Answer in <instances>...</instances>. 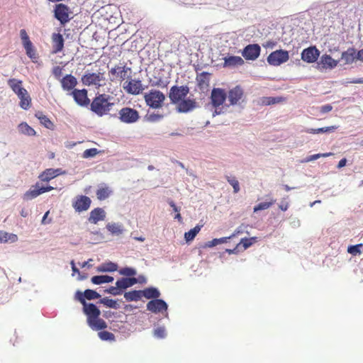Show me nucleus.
I'll return each instance as SVG.
<instances>
[{
	"label": "nucleus",
	"instance_id": "obj_1",
	"mask_svg": "<svg viewBox=\"0 0 363 363\" xmlns=\"http://www.w3.org/2000/svg\"><path fill=\"white\" fill-rule=\"evenodd\" d=\"M363 0H339L326 5L325 9L314 8L308 13L285 17L286 21L306 20V16L312 17L311 21L328 23L360 22L362 18Z\"/></svg>",
	"mask_w": 363,
	"mask_h": 363
},
{
	"label": "nucleus",
	"instance_id": "obj_2",
	"mask_svg": "<svg viewBox=\"0 0 363 363\" xmlns=\"http://www.w3.org/2000/svg\"><path fill=\"white\" fill-rule=\"evenodd\" d=\"M80 303L83 306V312L87 317V323L94 330H101L107 328L106 323L100 318L101 311L96 305L91 303H86L81 298Z\"/></svg>",
	"mask_w": 363,
	"mask_h": 363
},
{
	"label": "nucleus",
	"instance_id": "obj_3",
	"mask_svg": "<svg viewBox=\"0 0 363 363\" xmlns=\"http://www.w3.org/2000/svg\"><path fill=\"white\" fill-rule=\"evenodd\" d=\"M110 99L111 96L106 94L96 95L89 104L90 110L100 117L106 115L113 106Z\"/></svg>",
	"mask_w": 363,
	"mask_h": 363
},
{
	"label": "nucleus",
	"instance_id": "obj_4",
	"mask_svg": "<svg viewBox=\"0 0 363 363\" xmlns=\"http://www.w3.org/2000/svg\"><path fill=\"white\" fill-rule=\"evenodd\" d=\"M82 83L86 86L99 89L107 84L105 72H91L86 71L81 78Z\"/></svg>",
	"mask_w": 363,
	"mask_h": 363
},
{
	"label": "nucleus",
	"instance_id": "obj_5",
	"mask_svg": "<svg viewBox=\"0 0 363 363\" xmlns=\"http://www.w3.org/2000/svg\"><path fill=\"white\" fill-rule=\"evenodd\" d=\"M144 99L148 106L159 108L162 107L165 96L160 91L152 89L144 95Z\"/></svg>",
	"mask_w": 363,
	"mask_h": 363
},
{
	"label": "nucleus",
	"instance_id": "obj_6",
	"mask_svg": "<svg viewBox=\"0 0 363 363\" xmlns=\"http://www.w3.org/2000/svg\"><path fill=\"white\" fill-rule=\"evenodd\" d=\"M118 118L121 122L130 124L137 122L140 118V115L137 110L124 107L118 111Z\"/></svg>",
	"mask_w": 363,
	"mask_h": 363
},
{
	"label": "nucleus",
	"instance_id": "obj_7",
	"mask_svg": "<svg viewBox=\"0 0 363 363\" xmlns=\"http://www.w3.org/2000/svg\"><path fill=\"white\" fill-rule=\"evenodd\" d=\"M189 92L187 86H173L170 88L169 98L172 104H177L184 99Z\"/></svg>",
	"mask_w": 363,
	"mask_h": 363
},
{
	"label": "nucleus",
	"instance_id": "obj_8",
	"mask_svg": "<svg viewBox=\"0 0 363 363\" xmlns=\"http://www.w3.org/2000/svg\"><path fill=\"white\" fill-rule=\"evenodd\" d=\"M289 59V55L286 50H278L269 54L267 57V62L273 66H279L287 62Z\"/></svg>",
	"mask_w": 363,
	"mask_h": 363
},
{
	"label": "nucleus",
	"instance_id": "obj_9",
	"mask_svg": "<svg viewBox=\"0 0 363 363\" xmlns=\"http://www.w3.org/2000/svg\"><path fill=\"white\" fill-rule=\"evenodd\" d=\"M131 69L126 66V65H116L111 67L108 71V74L111 81L113 82L117 79L123 81L127 78L128 72H130Z\"/></svg>",
	"mask_w": 363,
	"mask_h": 363
},
{
	"label": "nucleus",
	"instance_id": "obj_10",
	"mask_svg": "<svg viewBox=\"0 0 363 363\" xmlns=\"http://www.w3.org/2000/svg\"><path fill=\"white\" fill-rule=\"evenodd\" d=\"M123 88L126 93L132 95H138L144 90L141 80L135 79L125 81Z\"/></svg>",
	"mask_w": 363,
	"mask_h": 363
},
{
	"label": "nucleus",
	"instance_id": "obj_11",
	"mask_svg": "<svg viewBox=\"0 0 363 363\" xmlns=\"http://www.w3.org/2000/svg\"><path fill=\"white\" fill-rule=\"evenodd\" d=\"M54 188L50 186H40L38 183H37L35 185L33 186L28 191H27L23 194V199L26 201H29L33 199L36 198L38 196L45 193L50 191L52 190Z\"/></svg>",
	"mask_w": 363,
	"mask_h": 363
},
{
	"label": "nucleus",
	"instance_id": "obj_12",
	"mask_svg": "<svg viewBox=\"0 0 363 363\" xmlns=\"http://www.w3.org/2000/svg\"><path fill=\"white\" fill-rule=\"evenodd\" d=\"M91 203V200L89 197L84 195L76 196L74 201L72 202V206L77 212L87 211Z\"/></svg>",
	"mask_w": 363,
	"mask_h": 363
},
{
	"label": "nucleus",
	"instance_id": "obj_13",
	"mask_svg": "<svg viewBox=\"0 0 363 363\" xmlns=\"http://www.w3.org/2000/svg\"><path fill=\"white\" fill-rule=\"evenodd\" d=\"M71 95L73 96L75 102L81 106H87L90 104V100L87 96V90L83 89H74Z\"/></svg>",
	"mask_w": 363,
	"mask_h": 363
},
{
	"label": "nucleus",
	"instance_id": "obj_14",
	"mask_svg": "<svg viewBox=\"0 0 363 363\" xmlns=\"http://www.w3.org/2000/svg\"><path fill=\"white\" fill-rule=\"evenodd\" d=\"M147 309L155 313H162L167 310V304L164 301L157 298L147 303Z\"/></svg>",
	"mask_w": 363,
	"mask_h": 363
},
{
	"label": "nucleus",
	"instance_id": "obj_15",
	"mask_svg": "<svg viewBox=\"0 0 363 363\" xmlns=\"http://www.w3.org/2000/svg\"><path fill=\"white\" fill-rule=\"evenodd\" d=\"M320 55L319 50L315 47H309L301 52V59L308 63L315 62Z\"/></svg>",
	"mask_w": 363,
	"mask_h": 363
},
{
	"label": "nucleus",
	"instance_id": "obj_16",
	"mask_svg": "<svg viewBox=\"0 0 363 363\" xmlns=\"http://www.w3.org/2000/svg\"><path fill=\"white\" fill-rule=\"evenodd\" d=\"M55 16L60 23H67L69 18V9L64 4H58L55 9Z\"/></svg>",
	"mask_w": 363,
	"mask_h": 363
},
{
	"label": "nucleus",
	"instance_id": "obj_17",
	"mask_svg": "<svg viewBox=\"0 0 363 363\" xmlns=\"http://www.w3.org/2000/svg\"><path fill=\"white\" fill-rule=\"evenodd\" d=\"M242 54L246 60H255L260 54V47L257 44L248 45L244 48Z\"/></svg>",
	"mask_w": 363,
	"mask_h": 363
},
{
	"label": "nucleus",
	"instance_id": "obj_18",
	"mask_svg": "<svg viewBox=\"0 0 363 363\" xmlns=\"http://www.w3.org/2000/svg\"><path fill=\"white\" fill-rule=\"evenodd\" d=\"M226 99L225 91L220 88H214L211 91V99L214 107L222 105Z\"/></svg>",
	"mask_w": 363,
	"mask_h": 363
},
{
	"label": "nucleus",
	"instance_id": "obj_19",
	"mask_svg": "<svg viewBox=\"0 0 363 363\" xmlns=\"http://www.w3.org/2000/svg\"><path fill=\"white\" fill-rule=\"evenodd\" d=\"M244 91L240 86H236L228 92V100L231 105L237 104L243 97Z\"/></svg>",
	"mask_w": 363,
	"mask_h": 363
},
{
	"label": "nucleus",
	"instance_id": "obj_20",
	"mask_svg": "<svg viewBox=\"0 0 363 363\" xmlns=\"http://www.w3.org/2000/svg\"><path fill=\"white\" fill-rule=\"evenodd\" d=\"M62 88L65 91L72 90L77 84V80L75 77L72 74H66L60 79Z\"/></svg>",
	"mask_w": 363,
	"mask_h": 363
},
{
	"label": "nucleus",
	"instance_id": "obj_21",
	"mask_svg": "<svg viewBox=\"0 0 363 363\" xmlns=\"http://www.w3.org/2000/svg\"><path fill=\"white\" fill-rule=\"evenodd\" d=\"M341 60L344 61L345 65L352 64L357 60V52L354 48H349L346 51L342 52Z\"/></svg>",
	"mask_w": 363,
	"mask_h": 363
},
{
	"label": "nucleus",
	"instance_id": "obj_22",
	"mask_svg": "<svg viewBox=\"0 0 363 363\" xmlns=\"http://www.w3.org/2000/svg\"><path fill=\"white\" fill-rule=\"evenodd\" d=\"M196 103L194 100L190 99H184L177 103V111L180 113H186L193 110L196 107Z\"/></svg>",
	"mask_w": 363,
	"mask_h": 363
},
{
	"label": "nucleus",
	"instance_id": "obj_23",
	"mask_svg": "<svg viewBox=\"0 0 363 363\" xmlns=\"http://www.w3.org/2000/svg\"><path fill=\"white\" fill-rule=\"evenodd\" d=\"M52 44L53 54L58 53L63 50L64 38L60 33H53L52 35Z\"/></svg>",
	"mask_w": 363,
	"mask_h": 363
},
{
	"label": "nucleus",
	"instance_id": "obj_24",
	"mask_svg": "<svg viewBox=\"0 0 363 363\" xmlns=\"http://www.w3.org/2000/svg\"><path fill=\"white\" fill-rule=\"evenodd\" d=\"M106 218V213L101 208H96L90 212L88 220L91 223L96 224L100 220H104Z\"/></svg>",
	"mask_w": 363,
	"mask_h": 363
},
{
	"label": "nucleus",
	"instance_id": "obj_25",
	"mask_svg": "<svg viewBox=\"0 0 363 363\" xmlns=\"http://www.w3.org/2000/svg\"><path fill=\"white\" fill-rule=\"evenodd\" d=\"M101 297V295L96 291L92 289H86L84 293L77 291L76 293V298L80 302L81 298L86 301L97 299Z\"/></svg>",
	"mask_w": 363,
	"mask_h": 363
},
{
	"label": "nucleus",
	"instance_id": "obj_26",
	"mask_svg": "<svg viewBox=\"0 0 363 363\" xmlns=\"http://www.w3.org/2000/svg\"><path fill=\"white\" fill-rule=\"evenodd\" d=\"M224 67H234L244 64V60L239 56H228L223 58Z\"/></svg>",
	"mask_w": 363,
	"mask_h": 363
},
{
	"label": "nucleus",
	"instance_id": "obj_27",
	"mask_svg": "<svg viewBox=\"0 0 363 363\" xmlns=\"http://www.w3.org/2000/svg\"><path fill=\"white\" fill-rule=\"evenodd\" d=\"M338 62L329 55H323L320 57L319 65L324 69H333L337 65Z\"/></svg>",
	"mask_w": 363,
	"mask_h": 363
},
{
	"label": "nucleus",
	"instance_id": "obj_28",
	"mask_svg": "<svg viewBox=\"0 0 363 363\" xmlns=\"http://www.w3.org/2000/svg\"><path fill=\"white\" fill-rule=\"evenodd\" d=\"M8 85L11 89V90L16 94H21L23 91L26 90L23 87V82L20 79H17L15 78L9 79L7 82Z\"/></svg>",
	"mask_w": 363,
	"mask_h": 363
},
{
	"label": "nucleus",
	"instance_id": "obj_29",
	"mask_svg": "<svg viewBox=\"0 0 363 363\" xmlns=\"http://www.w3.org/2000/svg\"><path fill=\"white\" fill-rule=\"evenodd\" d=\"M210 77L211 74L206 72H203L197 75V84L201 89L207 88L209 86Z\"/></svg>",
	"mask_w": 363,
	"mask_h": 363
},
{
	"label": "nucleus",
	"instance_id": "obj_30",
	"mask_svg": "<svg viewBox=\"0 0 363 363\" xmlns=\"http://www.w3.org/2000/svg\"><path fill=\"white\" fill-rule=\"evenodd\" d=\"M60 169H47L40 176L41 181L49 182L60 174Z\"/></svg>",
	"mask_w": 363,
	"mask_h": 363
},
{
	"label": "nucleus",
	"instance_id": "obj_31",
	"mask_svg": "<svg viewBox=\"0 0 363 363\" xmlns=\"http://www.w3.org/2000/svg\"><path fill=\"white\" fill-rule=\"evenodd\" d=\"M20 99L19 105L24 110L28 109L31 106V98L27 90H25L21 94L17 95Z\"/></svg>",
	"mask_w": 363,
	"mask_h": 363
},
{
	"label": "nucleus",
	"instance_id": "obj_32",
	"mask_svg": "<svg viewBox=\"0 0 363 363\" xmlns=\"http://www.w3.org/2000/svg\"><path fill=\"white\" fill-rule=\"evenodd\" d=\"M141 294H142V296H144L147 299H150V298L156 299V298H159L160 296V291L157 289L153 288V287H150V288L145 289L144 290H141Z\"/></svg>",
	"mask_w": 363,
	"mask_h": 363
},
{
	"label": "nucleus",
	"instance_id": "obj_33",
	"mask_svg": "<svg viewBox=\"0 0 363 363\" xmlns=\"http://www.w3.org/2000/svg\"><path fill=\"white\" fill-rule=\"evenodd\" d=\"M18 128L19 132L23 135L33 136L36 134L35 130L26 122L20 123Z\"/></svg>",
	"mask_w": 363,
	"mask_h": 363
},
{
	"label": "nucleus",
	"instance_id": "obj_34",
	"mask_svg": "<svg viewBox=\"0 0 363 363\" xmlns=\"http://www.w3.org/2000/svg\"><path fill=\"white\" fill-rule=\"evenodd\" d=\"M111 194V190L108 186H104L99 188L96 191V197L99 200L103 201L109 197Z\"/></svg>",
	"mask_w": 363,
	"mask_h": 363
},
{
	"label": "nucleus",
	"instance_id": "obj_35",
	"mask_svg": "<svg viewBox=\"0 0 363 363\" xmlns=\"http://www.w3.org/2000/svg\"><path fill=\"white\" fill-rule=\"evenodd\" d=\"M91 281L94 284H101L112 282L113 277L108 275H98L93 277Z\"/></svg>",
	"mask_w": 363,
	"mask_h": 363
},
{
	"label": "nucleus",
	"instance_id": "obj_36",
	"mask_svg": "<svg viewBox=\"0 0 363 363\" xmlns=\"http://www.w3.org/2000/svg\"><path fill=\"white\" fill-rule=\"evenodd\" d=\"M124 298L128 301H137L142 298L141 290H133L124 294Z\"/></svg>",
	"mask_w": 363,
	"mask_h": 363
},
{
	"label": "nucleus",
	"instance_id": "obj_37",
	"mask_svg": "<svg viewBox=\"0 0 363 363\" xmlns=\"http://www.w3.org/2000/svg\"><path fill=\"white\" fill-rule=\"evenodd\" d=\"M106 229L112 234L119 235L122 234L123 229V226L116 223H108L106 225Z\"/></svg>",
	"mask_w": 363,
	"mask_h": 363
},
{
	"label": "nucleus",
	"instance_id": "obj_38",
	"mask_svg": "<svg viewBox=\"0 0 363 363\" xmlns=\"http://www.w3.org/2000/svg\"><path fill=\"white\" fill-rule=\"evenodd\" d=\"M117 269H118V265L116 264L111 262H108L104 263L101 265H100L99 267H98L97 271L101 272H112L116 271Z\"/></svg>",
	"mask_w": 363,
	"mask_h": 363
},
{
	"label": "nucleus",
	"instance_id": "obj_39",
	"mask_svg": "<svg viewBox=\"0 0 363 363\" xmlns=\"http://www.w3.org/2000/svg\"><path fill=\"white\" fill-rule=\"evenodd\" d=\"M35 116L39 119L40 123L43 125L45 128L52 129L53 127V123L52 121L42 112H38L35 113Z\"/></svg>",
	"mask_w": 363,
	"mask_h": 363
},
{
	"label": "nucleus",
	"instance_id": "obj_40",
	"mask_svg": "<svg viewBox=\"0 0 363 363\" xmlns=\"http://www.w3.org/2000/svg\"><path fill=\"white\" fill-rule=\"evenodd\" d=\"M336 129H337V127L333 125V126H328V127L320 128H308L305 130V132L307 133H311V134H318V133L334 131Z\"/></svg>",
	"mask_w": 363,
	"mask_h": 363
},
{
	"label": "nucleus",
	"instance_id": "obj_41",
	"mask_svg": "<svg viewBox=\"0 0 363 363\" xmlns=\"http://www.w3.org/2000/svg\"><path fill=\"white\" fill-rule=\"evenodd\" d=\"M25 50L26 55L33 60H35L38 58L35 49L34 48L32 42L28 43V44H24L23 45Z\"/></svg>",
	"mask_w": 363,
	"mask_h": 363
},
{
	"label": "nucleus",
	"instance_id": "obj_42",
	"mask_svg": "<svg viewBox=\"0 0 363 363\" xmlns=\"http://www.w3.org/2000/svg\"><path fill=\"white\" fill-rule=\"evenodd\" d=\"M257 242V237H251L250 238H242L240 242L238 244H240V247L241 245L242 246L243 250H245Z\"/></svg>",
	"mask_w": 363,
	"mask_h": 363
},
{
	"label": "nucleus",
	"instance_id": "obj_43",
	"mask_svg": "<svg viewBox=\"0 0 363 363\" xmlns=\"http://www.w3.org/2000/svg\"><path fill=\"white\" fill-rule=\"evenodd\" d=\"M200 230L201 227L199 225H196L194 228L191 229L189 231L185 233L184 238L186 241L189 242L193 240Z\"/></svg>",
	"mask_w": 363,
	"mask_h": 363
},
{
	"label": "nucleus",
	"instance_id": "obj_44",
	"mask_svg": "<svg viewBox=\"0 0 363 363\" xmlns=\"http://www.w3.org/2000/svg\"><path fill=\"white\" fill-rule=\"evenodd\" d=\"M100 303L108 308L118 309L119 308V304L117 301L111 299L108 297L103 298L100 300Z\"/></svg>",
	"mask_w": 363,
	"mask_h": 363
},
{
	"label": "nucleus",
	"instance_id": "obj_45",
	"mask_svg": "<svg viewBox=\"0 0 363 363\" xmlns=\"http://www.w3.org/2000/svg\"><path fill=\"white\" fill-rule=\"evenodd\" d=\"M225 179L228 181V182L233 186V192L235 194L239 192L240 185L236 177L233 176H225Z\"/></svg>",
	"mask_w": 363,
	"mask_h": 363
},
{
	"label": "nucleus",
	"instance_id": "obj_46",
	"mask_svg": "<svg viewBox=\"0 0 363 363\" xmlns=\"http://www.w3.org/2000/svg\"><path fill=\"white\" fill-rule=\"evenodd\" d=\"M98 335L101 340L105 341H115L116 340L114 334L108 331L99 332Z\"/></svg>",
	"mask_w": 363,
	"mask_h": 363
},
{
	"label": "nucleus",
	"instance_id": "obj_47",
	"mask_svg": "<svg viewBox=\"0 0 363 363\" xmlns=\"http://www.w3.org/2000/svg\"><path fill=\"white\" fill-rule=\"evenodd\" d=\"M275 200H272L269 202H262L254 207V212H257L262 210H265L272 206L274 203Z\"/></svg>",
	"mask_w": 363,
	"mask_h": 363
},
{
	"label": "nucleus",
	"instance_id": "obj_48",
	"mask_svg": "<svg viewBox=\"0 0 363 363\" xmlns=\"http://www.w3.org/2000/svg\"><path fill=\"white\" fill-rule=\"evenodd\" d=\"M363 248V244H357L355 245H350L347 248L348 253L352 255H360L362 253L361 249Z\"/></svg>",
	"mask_w": 363,
	"mask_h": 363
},
{
	"label": "nucleus",
	"instance_id": "obj_49",
	"mask_svg": "<svg viewBox=\"0 0 363 363\" xmlns=\"http://www.w3.org/2000/svg\"><path fill=\"white\" fill-rule=\"evenodd\" d=\"M99 151L96 148H90L86 149L83 152L82 157L83 158H89L95 157Z\"/></svg>",
	"mask_w": 363,
	"mask_h": 363
},
{
	"label": "nucleus",
	"instance_id": "obj_50",
	"mask_svg": "<svg viewBox=\"0 0 363 363\" xmlns=\"http://www.w3.org/2000/svg\"><path fill=\"white\" fill-rule=\"evenodd\" d=\"M119 273L121 275L131 277L136 274V271L135 269L131 267H124L120 269Z\"/></svg>",
	"mask_w": 363,
	"mask_h": 363
},
{
	"label": "nucleus",
	"instance_id": "obj_51",
	"mask_svg": "<svg viewBox=\"0 0 363 363\" xmlns=\"http://www.w3.org/2000/svg\"><path fill=\"white\" fill-rule=\"evenodd\" d=\"M3 238H4V240H4L3 242H15L18 240V237L16 234L9 233H6V232H4Z\"/></svg>",
	"mask_w": 363,
	"mask_h": 363
},
{
	"label": "nucleus",
	"instance_id": "obj_52",
	"mask_svg": "<svg viewBox=\"0 0 363 363\" xmlns=\"http://www.w3.org/2000/svg\"><path fill=\"white\" fill-rule=\"evenodd\" d=\"M154 336L157 338H164L166 337V330L164 327H158L154 330Z\"/></svg>",
	"mask_w": 363,
	"mask_h": 363
},
{
	"label": "nucleus",
	"instance_id": "obj_53",
	"mask_svg": "<svg viewBox=\"0 0 363 363\" xmlns=\"http://www.w3.org/2000/svg\"><path fill=\"white\" fill-rule=\"evenodd\" d=\"M116 285L121 289H125L130 287L127 278H122L116 282Z\"/></svg>",
	"mask_w": 363,
	"mask_h": 363
},
{
	"label": "nucleus",
	"instance_id": "obj_54",
	"mask_svg": "<svg viewBox=\"0 0 363 363\" xmlns=\"http://www.w3.org/2000/svg\"><path fill=\"white\" fill-rule=\"evenodd\" d=\"M282 101L280 97H266L263 99V103L266 105H271L279 103Z\"/></svg>",
	"mask_w": 363,
	"mask_h": 363
},
{
	"label": "nucleus",
	"instance_id": "obj_55",
	"mask_svg": "<svg viewBox=\"0 0 363 363\" xmlns=\"http://www.w3.org/2000/svg\"><path fill=\"white\" fill-rule=\"evenodd\" d=\"M63 67L60 66H55L52 69V73L57 79H61V76L62 74Z\"/></svg>",
	"mask_w": 363,
	"mask_h": 363
},
{
	"label": "nucleus",
	"instance_id": "obj_56",
	"mask_svg": "<svg viewBox=\"0 0 363 363\" xmlns=\"http://www.w3.org/2000/svg\"><path fill=\"white\" fill-rule=\"evenodd\" d=\"M127 280L128 281L130 286H133L134 284H137L138 282L145 283L146 281L145 278L143 276H140L138 279H136L135 277L127 278Z\"/></svg>",
	"mask_w": 363,
	"mask_h": 363
},
{
	"label": "nucleus",
	"instance_id": "obj_57",
	"mask_svg": "<svg viewBox=\"0 0 363 363\" xmlns=\"http://www.w3.org/2000/svg\"><path fill=\"white\" fill-rule=\"evenodd\" d=\"M168 84H169L168 80L162 79V78H159L152 85L158 86V87L166 88Z\"/></svg>",
	"mask_w": 363,
	"mask_h": 363
},
{
	"label": "nucleus",
	"instance_id": "obj_58",
	"mask_svg": "<svg viewBox=\"0 0 363 363\" xmlns=\"http://www.w3.org/2000/svg\"><path fill=\"white\" fill-rule=\"evenodd\" d=\"M20 35H21V38L23 45L26 44V43L28 44V43L31 42L29 39V36L28 35L26 30H24V29L21 30Z\"/></svg>",
	"mask_w": 363,
	"mask_h": 363
},
{
	"label": "nucleus",
	"instance_id": "obj_59",
	"mask_svg": "<svg viewBox=\"0 0 363 363\" xmlns=\"http://www.w3.org/2000/svg\"><path fill=\"white\" fill-rule=\"evenodd\" d=\"M332 155H333V153H331V152H327V153H323V154H315V155H313L310 156V157L308 158L306 160V161L307 162L312 161L314 160H317L321 157H326L330 156Z\"/></svg>",
	"mask_w": 363,
	"mask_h": 363
},
{
	"label": "nucleus",
	"instance_id": "obj_60",
	"mask_svg": "<svg viewBox=\"0 0 363 363\" xmlns=\"http://www.w3.org/2000/svg\"><path fill=\"white\" fill-rule=\"evenodd\" d=\"M163 118V116L162 115H160V114H156V113H152V114H150L148 116H147V120L150 122H156V121H160V119H162Z\"/></svg>",
	"mask_w": 363,
	"mask_h": 363
},
{
	"label": "nucleus",
	"instance_id": "obj_61",
	"mask_svg": "<svg viewBox=\"0 0 363 363\" xmlns=\"http://www.w3.org/2000/svg\"><path fill=\"white\" fill-rule=\"evenodd\" d=\"M228 3H227V5L225 6L223 2L222 1L221 4H220L219 5L220 6H224L225 7L226 9H229V10H233L235 9V5H231V3H235V2H238L239 0H228Z\"/></svg>",
	"mask_w": 363,
	"mask_h": 363
},
{
	"label": "nucleus",
	"instance_id": "obj_62",
	"mask_svg": "<svg viewBox=\"0 0 363 363\" xmlns=\"http://www.w3.org/2000/svg\"><path fill=\"white\" fill-rule=\"evenodd\" d=\"M108 293L112 294V295H119L121 294V291L118 286H111L107 291Z\"/></svg>",
	"mask_w": 363,
	"mask_h": 363
},
{
	"label": "nucleus",
	"instance_id": "obj_63",
	"mask_svg": "<svg viewBox=\"0 0 363 363\" xmlns=\"http://www.w3.org/2000/svg\"><path fill=\"white\" fill-rule=\"evenodd\" d=\"M333 107L330 104H327V105H325V106H323L321 107V112L322 113H328L329 111H330L332 110Z\"/></svg>",
	"mask_w": 363,
	"mask_h": 363
},
{
	"label": "nucleus",
	"instance_id": "obj_64",
	"mask_svg": "<svg viewBox=\"0 0 363 363\" xmlns=\"http://www.w3.org/2000/svg\"><path fill=\"white\" fill-rule=\"evenodd\" d=\"M357 60L363 63V48L357 51Z\"/></svg>",
	"mask_w": 363,
	"mask_h": 363
}]
</instances>
